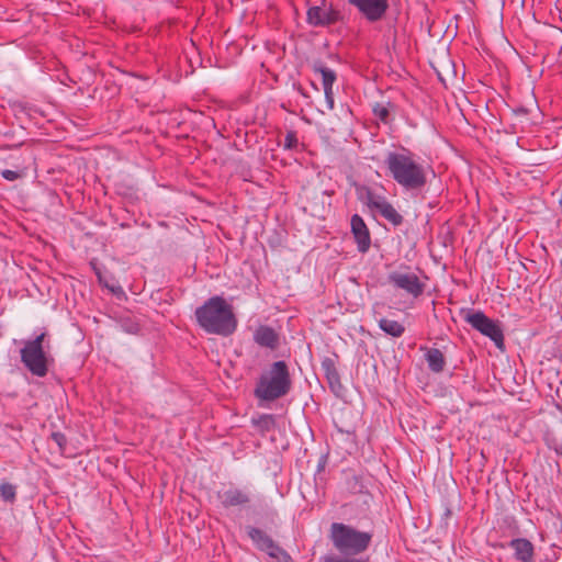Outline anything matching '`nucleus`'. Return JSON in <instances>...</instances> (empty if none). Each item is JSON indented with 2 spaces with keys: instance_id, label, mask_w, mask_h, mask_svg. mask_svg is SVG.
I'll use <instances>...</instances> for the list:
<instances>
[{
  "instance_id": "obj_1",
  "label": "nucleus",
  "mask_w": 562,
  "mask_h": 562,
  "mask_svg": "<svg viewBox=\"0 0 562 562\" xmlns=\"http://www.w3.org/2000/svg\"><path fill=\"white\" fill-rule=\"evenodd\" d=\"M384 165L393 180L406 191H422L427 184L429 168L408 149L389 151Z\"/></svg>"
},
{
  "instance_id": "obj_2",
  "label": "nucleus",
  "mask_w": 562,
  "mask_h": 562,
  "mask_svg": "<svg viewBox=\"0 0 562 562\" xmlns=\"http://www.w3.org/2000/svg\"><path fill=\"white\" fill-rule=\"evenodd\" d=\"M198 325L209 334L232 335L237 326L232 306L222 296L215 295L195 310Z\"/></svg>"
},
{
  "instance_id": "obj_3",
  "label": "nucleus",
  "mask_w": 562,
  "mask_h": 562,
  "mask_svg": "<svg viewBox=\"0 0 562 562\" xmlns=\"http://www.w3.org/2000/svg\"><path fill=\"white\" fill-rule=\"evenodd\" d=\"M292 379L285 361L273 362L258 379L254 394L260 401L272 402L290 393Z\"/></svg>"
},
{
  "instance_id": "obj_4",
  "label": "nucleus",
  "mask_w": 562,
  "mask_h": 562,
  "mask_svg": "<svg viewBox=\"0 0 562 562\" xmlns=\"http://www.w3.org/2000/svg\"><path fill=\"white\" fill-rule=\"evenodd\" d=\"M329 538L342 554L357 555L364 552L372 540L370 532L359 531L342 522H333Z\"/></svg>"
},
{
  "instance_id": "obj_5",
  "label": "nucleus",
  "mask_w": 562,
  "mask_h": 562,
  "mask_svg": "<svg viewBox=\"0 0 562 562\" xmlns=\"http://www.w3.org/2000/svg\"><path fill=\"white\" fill-rule=\"evenodd\" d=\"M47 334L44 331L34 339L24 341V347L20 350L21 362L35 376L43 378L48 372V360L45 344Z\"/></svg>"
},
{
  "instance_id": "obj_6",
  "label": "nucleus",
  "mask_w": 562,
  "mask_h": 562,
  "mask_svg": "<svg viewBox=\"0 0 562 562\" xmlns=\"http://www.w3.org/2000/svg\"><path fill=\"white\" fill-rule=\"evenodd\" d=\"M460 315L480 334L488 337L498 349L504 348V333L499 322L487 317L482 311L461 308Z\"/></svg>"
},
{
  "instance_id": "obj_7",
  "label": "nucleus",
  "mask_w": 562,
  "mask_h": 562,
  "mask_svg": "<svg viewBox=\"0 0 562 562\" xmlns=\"http://www.w3.org/2000/svg\"><path fill=\"white\" fill-rule=\"evenodd\" d=\"M357 194L359 200L362 201L372 212L378 213L393 226H400L403 224L404 217L384 195L373 192L371 188L367 186L357 187Z\"/></svg>"
},
{
  "instance_id": "obj_8",
  "label": "nucleus",
  "mask_w": 562,
  "mask_h": 562,
  "mask_svg": "<svg viewBox=\"0 0 562 562\" xmlns=\"http://www.w3.org/2000/svg\"><path fill=\"white\" fill-rule=\"evenodd\" d=\"M358 12L370 23L381 21L389 8V0H348Z\"/></svg>"
},
{
  "instance_id": "obj_9",
  "label": "nucleus",
  "mask_w": 562,
  "mask_h": 562,
  "mask_svg": "<svg viewBox=\"0 0 562 562\" xmlns=\"http://www.w3.org/2000/svg\"><path fill=\"white\" fill-rule=\"evenodd\" d=\"M389 281L395 288L406 291L414 297L422 295L425 288L415 273L392 272L389 274Z\"/></svg>"
},
{
  "instance_id": "obj_10",
  "label": "nucleus",
  "mask_w": 562,
  "mask_h": 562,
  "mask_svg": "<svg viewBox=\"0 0 562 562\" xmlns=\"http://www.w3.org/2000/svg\"><path fill=\"white\" fill-rule=\"evenodd\" d=\"M340 19V13L333 8L311 7L307 10V22L313 26H327L336 23Z\"/></svg>"
},
{
  "instance_id": "obj_11",
  "label": "nucleus",
  "mask_w": 562,
  "mask_h": 562,
  "mask_svg": "<svg viewBox=\"0 0 562 562\" xmlns=\"http://www.w3.org/2000/svg\"><path fill=\"white\" fill-rule=\"evenodd\" d=\"M350 225L358 250L362 254L367 252L371 246V236L367 224L360 215L355 214L351 217Z\"/></svg>"
},
{
  "instance_id": "obj_12",
  "label": "nucleus",
  "mask_w": 562,
  "mask_h": 562,
  "mask_svg": "<svg viewBox=\"0 0 562 562\" xmlns=\"http://www.w3.org/2000/svg\"><path fill=\"white\" fill-rule=\"evenodd\" d=\"M321 367L322 370L324 371L330 391L335 395L341 396V394L345 391V387L341 383L340 375L336 367V360L331 357H325L322 360Z\"/></svg>"
},
{
  "instance_id": "obj_13",
  "label": "nucleus",
  "mask_w": 562,
  "mask_h": 562,
  "mask_svg": "<svg viewBox=\"0 0 562 562\" xmlns=\"http://www.w3.org/2000/svg\"><path fill=\"white\" fill-rule=\"evenodd\" d=\"M254 340L260 347L277 349L280 344L279 334L270 326L260 325L254 333Z\"/></svg>"
},
{
  "instance_id": "obj_14",
  "label": "nucleus",
  "mask_w": 562,
  "mask_h": 562,
  "mask_svg": "<svg viewBox=\"0 0 562 562\" xmlns=\"http://www.w3.org/2000/svg\"><path fill=\"white\" fill-rule=\"evenodd\" d=\"M514 550V557L520 562H531L533 560V544L525 538H516L509 542Z\"/></svg>"
},
{
  "instance_id": "obj_15",
  "label": "nucleus",
  "mask_w": 562,
  "mask_h": 562,
  "mask_svg": "<svg viewBox=\"0 0 562 562\" xmlns=\"http://www.w3.org/2000/svg\"><path fill=\"white\" fill-rule=\"evenodd\" d=\"M428 368L430 371L435 373H440L443 371L446 366V358L443 353L437 348H430L427 350L425 355Z\"/></svg>"
},
{
  "instance_id": "obj_16",
  "label": "nucleus",
  "mask_w": 562,
  "mask_h": 562,
  "mask_svg": "<svg viewBox=\"0 0 562 562\" xmlns=\"http://www.w3.org/2000/svg\"><path fill=\"white\" fill-rule=\"evenodd\" d=\"M379 327L386 335L394 337V338L401 337L405 331V327L403 324H401L397 321L390 319V318H381L379 321Z\"/></svg>"
},
{
  "instance_id": "obj_17",
  "label": "nucleus",
  "mask_w": 562,
  "mask_h": 562,
  "mask_svg": "<svg viewBox=\"0 0 562 562\" xmlns=\"http://www.w3.org/2000/svg\"><path fill=\"white\" fill-rule=\"evenodd\" d=\"M312 69L314 72L319 74L322 76L323 88L333 87L336 81V74L330 68L326 67L322 61H314L312 65Z\"/></svg>"
},
{
  "instance_id": "obj_18",
  "label": "nucleus",
  "mask_w": 562,
  "mask_h": 562,
  "mask_svg": "<svg viewBox=\"0 0 562 562\" xmlns=\"http://www.w3.org/2000/svg\"><path fill=\"white\" fill-rule=\"evenodd\" d=\"M246 530L248 537L252 540L259 550H262L263 547L267 546L270 540H272L271 537L256 527L248 526Z\"/></svg>"
},
{
  "instance_id": "obj_19",
  "label": "nucleus",
  "mask_w": 562,
  "mask_h": 562,
  "mask_svg": "<svg viewBox=\"0 0 562 562\" xmlns=\"http://www.w3.org/2000/svg\"><path fill=\"white\" fill-rule=\"evenodd\" d=\"M261 551H265L269 554V557L278 560L279 562H290L291 557L289 553L279 547L273 540H270L267 546L263 547Z\"/></svg>"
},
{
  "instance_id": "obj_20",
  "label": "nucleus",
  "mask_w": 562,
  "mask_h": 562,
  "mask_svg": "<svg viewBox=\"0 0 562 562\" xmlns=\"http://www.w3.org/2000/svg\"><path fill=\"white\" fill-rule=\"evenodd\" d=\"M221 503L225 506H236L248 502L247 494H218Z\"/></svg>"
},
{
  "instance_id": "obj_21",
  "label": "nucleus",
  "mask_w": 562,
  "mask_h": 562,
  "mask_svg": "<svg viewBox=\"0 0 562 562\" xmlns=\"http://www.w3.org/2000/svg\"><path fill=\"white\" fill-rule=\"evenodd\" d=\"M319 562H369V559L338 558L335 555H323Z\"/></svg>"
},
{
  "instance_id": "obj_22",
  "label": "nucleus",
  "mask_w": 562,
  "mask_h": 562,
  "mask_svg": "<svg viewBox=\"0 0 562 562\" xmlns=\"http://www.w3.org/2000/svg\"><path fill=\"white\" fill-rule=\"evenodd\" d=\"M50 439L57 445L60 452H64L67 446V438L63 432L54 431Z\"/></svg>"
},
{
  "instance_id": "obj_23",
  "label": "nucleus",
  "mask_w": 562,
  "mask_h": 562,
  "mask_svg": "<svg viewBox=\"0 0 562 562\" xmlns=\"http://www.w3.org/2000/svg\"><path fill=\"white\" fill-rule=\"evenodd\" d=\"M299 144L296 133L294 131H288L283 144L284 149H294Z\"/></svg>"
},
{
  "instance_id": "obj_24",
  "label": "nucleus",
  "mask_w": 562,
  "mask_h": 562,
  "mask_svg": "<svg viewBox=\"0 0 562 562\" xmlns=\"http://www.w3.org/2000/svg\"><path fill=\"white\" fill-rule=\"evenodd\" d=\"M373 113L376 117H379L382 122L386 123L389 119V109L381 103H376L373 106Z\"/></svg>"
},
{
  "instance_id": "obj_25",
  "label": "nucleus",
  "mask_w": 562,
  "mask_h": 562,
  "mask_svg": "<svg viewBox=\"0 0 562 562\" xmlns=\"http://www.w3.org/2000/svg\"><path fill=\"white\" fill-rule=\"evenodd\" d=\"M1 176L5 180L15 181L22 177V173L19 171L10 170V169H4L1 171Z\"/></svg>"
},
{
  "instance_id": "obj_26",
  "label": "nucleus",
  "mask_w": 562,
  "mask_h": 562,
  "mask_svg": "<svg viewBox=\"0 0 562 562\" xmlns=\"http://www.w3.org/2000/svg\"><path fill=\"white\" fill-rule=\"evenodd\" d=\"M324 93H325V100H326V103L328 105V109L333 110L334 106H335L333 87L331 88L330 87L324 88Z\"/></svg>"
},
{
  "instance_id": "obj_27",
  "label": "nucleus",
  "mask_w": 562,
  "mask_h": 562,
  "mask_svg": "<svg viewBox=\"0 0 562 562\" xmlns=\"http://www.w3.org/2000/svg\"><path fill=\"white\" fill-rule=\"evenodd\" d=\"M547 445L550 449H553L558 456L562 457V445H558L553 439L549 438H547Z\"/></svg>"
},
{
  "instance_id": "obj_28",
  "label": "nucleus",
  "mask_w": 562,
  "mask_h": 562,
  "mask_svg": "<svg viewBox=\"0 0 562 562\" xmlns=\"http://www.w3.org/2000/svg\"><path fill=\"white\" fill-rule=\"evenodd\" d=\"M0 492H13V486L10 483H2L0 484Z\"/></svg>"
},
{
  "instance_id": "obj_29",
  "label": "nucleus",
  "mask_w": 562,
  "mask_h": 562,
  "mask_svg": "<svg viewBox=\"0 0 562 562\" xmlns=\"http://www.w3.org/2000/svg\"><path fill=\"white\" fill-rule=\"evenodd\" d=\"M1 496L7 503H13L15 498V494H1Z\"/></svg>"
},
{
  "instance_id": "obj_30",
  "label": "nucleus",
  "mask_w": 562,
  "mask_h": 562,
  "mask_svg": "<svg viewBox=\"0 0 562 562\" xmlns=\"http://www.w3.org/2000/svg\"><path fill=\"white\" fill-rule=\"evenodd\" d=\"M262 422H265V423H272L273 422V417L271 415H265V416H262Z\"/></svg>"
},
{
  "instance_id": "obj_31",
  "label": "nucleus",
  "mask_w": 562,
  "mask_h": 562,
  "mask_svg": "<svg viewBox=\"0 0 562 562\" xmlns=\"http://www.w3.org/2000/svg\"><path fill=\"white\" fill-rule=\"evenodd\" d=\"M517 111H518V112H520V113H524V114H526V113H527V111H526L524 108H520V109H518Z\"/></svg>"
},
{
  "instance_id": "obj_32",
  "label": "nucleus",
  "mask_w": 562,
  "mask_h": 562,
  "mask_svg": "<svg viewBox=\"0 0 562 562\" xmlns=\"http://www.w3.org/2000/svg\"><path fill=\"white\" fill-rule=\"evenodd\" d=\"M363 487H364L363 485H360V486H359V491H358V492H362V488H363Z\"/></svg>"
},
{
  "instance_id": "obj_33",
  "label": "nucleus",
  "mask_w": 562,
  "mask_h": 562,
  "mask_svg": "<svg viewBox=\"0 0 562 562\" xmlns=\"http://www.w3.org/2000/svg\"><path fill=\"white\" fill-rule=\"evenodd\" d=\"M451 514V510L450 509H447L446 510V515H450Z\"/></svg>"
}]
</instances>
